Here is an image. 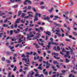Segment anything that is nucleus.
<instances>
[{"label": "nucleus", "mask_w": 77, "mask_h": 77, "mask_svg": "<svg viewBox=\"0 0 77 77\" xmlns=\"http://www.w3.org/2000/svg\"><path fill=\"white\" fill-rule=\"evenodd\" d=\"M46 35H48L49 36H51V32L49 31H47L46 33Z\"/></svg>", "instance_id": "0eeeda50"}, {"label": "nucleus", "mask_w": 77, "mask_h": 77, "mask_svg": "<svg viewBox=\"0 0 77 77\" xmlns=\"http://www.w3.org/2000/svg\"><path fill=\"white\" fill-rule=\"evenodd\" d=\"M55 34H56V35H58V36L60 37L61 36V34L59 33L56 32Z\"/></svg>", "instance_id": "bb28decb"}, {"label": "nucleus", "mask_w": 77, "mask_h": 77, "mask_svg": "<svg viewBox=\"0 0 77 77\" xmlns=\"http://www.w3.org/2000/svg\"><path fill=\"white\" fill-rule=\"evenodd\" d=\"M53 8H52L50 10H48V11L50 12V13H51L53 11Z\"/></svg>", "instance_id": "a211bd4d"}, {"label": "nucleus", "mask_w": 77, "mask_h": 77, "mask_svg": "<svg viewBox=\"0 0 77 77\" xmlns=\"http://www.w3.org/2000/svg\"><path fill=\"white\" fill-rule=\"evenodd\" d=\"M17 30H14V32L15 33H19V32H20V29H17Z\"/></svg>", "instance_id": "6e6552de"}, {"label": "nucleus", "mask_w": 77, "mask_h": 77, "mask_svg": "<svg viewBox=\"0 0 77 77\" xmlns=\"http://www.w3.org/2000/svg\"><path fill=\"white\" fill-rule=\"evenodd\" d=\"M43 20H49V19H50V17L48 16H47L45 18H42Z\"/></svg>", "instance_id": "9d476101"}, {"label": "nucleus", "mask_w": 77, "mask_h": 77, "mask_svg": "<svg viewBox=\"0 0 77 77\" xmlns=\"http://www.w3.org/2000/svg\"><path fill=\"white\" fill-rule=\"evenodd\" d=\"M54 64H56L57 65H58L59 63L56 61H54L53 62Z\"/></svg>", "instance_id": "dca6fc26"}, {"label": "nucleus", "mask_w": 77, "mask_h": 77, "mask_svg": "<svg viewBox=\"0 0 77 77\" xmlns=\"http://www.w3.org/2000/svg\"><path fill=\"white\" fill-rule=\"evenodd\" d=\"M21 23H25V21H23V20H21Z\"/></svg>", "instance_id": "a18cd8bd"}, {"label": "nucleus", "mask_w": 77, "mask_h": 77, "mask_svg": "<svg viewBox=\"0 0 77 77\" xmlns=\"http://www.w3.org/2000/svg\"><path fill=\"white\" fill-rule=\"evenodd\" d=\"M29 18V16H25L24 17V18L25 19H27V18Z\"/></svg>", "instance_id": "13d9d810"}, {"label": "nucleus", "mask_w": 77, "mask_h": 77, "mask_svg": "<svg viewBox=\"0 0 77 77\" xmlns=\"http://www.w3.org/2000/svg\"><path fill=\"white\" fill-rule=\"evenodd\" d=\"M44 2H41L40 4L41 5H44Z\"/></svg>", "instance_id": "69168bd1"}, {"label": "nucleus", "mask_w": 77, "mask_h": 77, "mask_svg": "<svg viewBox=\"0 0 77 77\" xmlns=\"http://www.w3.org/2000/svg\"><path fill=\"white\" fill-rule=\"evenodd\" d=\"M28 67H24V68L23 69L24 70H26V69H28Z\"/></svg>", "instance_id": "3c124183"}, {"label": "nucleus", "mask_w": 77, "mask_h": 77, "mask_svg": "<svg viewBox=\"0 0 77 77\" xmlns=\"http://www.w3.org/2000/svg\"><path fill=\"white\" fill-rule=\"evenodd\" d=\"M40 59H39L38 60V61L39 62H42V57H40Z\"/></svg>", "instance_id": "f8f14e48"}, {"label": "nucleus", "mask_w": 77, "mask_h": 77, "mask_svg": "<svg viewBox=\"0 0 77 77\" xmlns=\"http://www.w3.org/2000/svg\"><path fill=\"white\" fill-rule=\"evenodd\" d=\"M17 67L16 66H15L14 68L13 69V71H15L16 70H17Z\"/></svg>", "instance_id": "4c0bfd02"}, {"label": "nucleus", "mask_w": 77, "mask_h": 77, "mask_svg": "<svg viewBox=\"0 0 77 77\" xmlns=\"http://www.w3.org/2000/svg\"><path fill=\"white\" fill-rule=\"evenodd\" d=\"M21 11H20L19 12L17 16L18 17H20V15H21Z\"/></svg>", "instance_id": "412c9836"}, {"label": "nucleus", "mask_w": 77, "mask_h": 77, "mask_svg": "<svg viewBox=\"0 0 77 77\" xmlns=\"http://www.w3.org/2000/svg\"><path fill=\"white\" fill-rule=\"evenodd\" d=\"M22 60H23L24 61H25V63H26V62H30V60H29V58H28L27 59H26V58H23L22 59Z\"/></svg>", "instance_id": "f257e3e1"}, {"label": "nucleus", "mask_w": 77, "mask_h": 77, "mask_svg": "<svg viewBox=\"0 0 77 77\" xmlns=\"http://www.w3.org/2000/svg\"><path fill=\"white\" fill-rule=\"evenodd\" d=\"M54 24L55 25H56V26H58V27H61V25L60 24H58L55 23H54Z\"/></svg>", "instance_id": "ddd939ff"}, {"label": "nucleus", "mask_w": 77, "mask_h": 77, "mask_svg": "<svg viewBox=\"0 0 77 77\" xmlns=\"http://www.w3.org/2000/svg\"><path fill=\"white\" fill-rule=\"evenodd\" d=\"M61 50H62V53H63V52H64V53H65L66 52V50H65V49L64 48H61Z\"/></svg>", "instance_id": "9b49d317"}, {"label": "nucleus", "mask_w": 77, "mask_h": 77, "mask_svg": "<svg viewBox=\"0 0 77 77\" xmlns=\"http://www.w3.org/2000/svg\"><path fill=\"white\" fill-rule=\"evenodd\" d=\"M66 71H66L64 70H63L61 71V72L62 73H65Z\"/></svg>", "instance_id": "58836bf2"}, {"label": "nucleus", "mask_w": 77, "mask_h": 77, "mask_svg": "<svg viewBox=\"0 0 77 77\" xmlns=\"http://www.w3.org/2000/svg\"><path fill=\"white\" fill-rule=\"evenodd\" d=\"M26 0L23 3V4L24 5H27V3L26 2H27V1H26Z\"/></svg>", "instance_id": "4d7b16f0"}, {"label": "nucleus", "mask_w": 77, "mask_h": 77, "mask_svg": "<svg viewBox=\"0 0 77 77\" xmlns=\"http://www.w3.org/2000/svg\"><path fill=\"white\" fill-rule=\"evenodd\" d=\"M26 14H24L23 13H22L21 16L22 18H24L25 17V15Z\"/></svg>", "instance_id": "cd10ccee"}, {"label": "nucleus", "mask_w": 77, "mask_h": 77, "mask_svg": "<svg viewBox=\"0 0 77 77\" xmlns=\"http://www.w3.org/2000/svg\"><path fill=\"white\" fill-rule=\"evenodd\" d=\"M69 77H74V76L72 74H71L69 75Z\"/></svg>", "instance_id": "c03bdc74"}, {"label": "nucleus", "mask_w": 77, "mask_h": 77, "mask_svg": "<svg viewBox=\"0 0 77 77\" xmlns=\"http://www.w3.org/2000/svg\"><path fill=\"white\" fill-rule=\"evenodd\" d=\"M19 45H19V44H17V45H16L15 46V47L16 48H17V47H18V46Z\"/></svg>", "instance_id": "0e129e2a"}, {"label": "nucleus", "mask_w": 77, "mask_h": 77, "mask_svg": "<svg viewBox=\"0 0 77 77\" xmlns=\"http://www.w3.org/2000/svg\"><path fill=\"white\" fill-rule=\"evenodd\" d=\"M17 24L16 23H14V27L15 28H17Z\"/></svg>", "instance_id": "7c9ffc66"}, {"label": "nucleus", "mask_w": 77, "mask_h": 77, "mask_svg": "<svg viewBox=\"0 0 77 77\" xmlns=\"http://www.w3.org/2000/svg\"><path fill=\"white\" fill-rule=\"evenodd\" d=\"M32 10L35 12H36V9L35 8H32Z\"/></svg>", "instance_id": "603ef678"}, {"label": "nucleus", "mask_w": 77, "mask_h": 77, "mask_svg": "<svg viewBox=\"0 0 77 77\" xmlns=\"http://www.w3.org/2000/svg\"><path fill=\"white\" fill-rule=\"evenodd\" d=\"M19 71L20 72H21L23 71V69H20L19 70Z\"/></svg>", "instance_id": "e2e57ef3"}, {"label": "nucleus", "mask_w": 77, "mask_h": 77, "mask_svg": "<svg viewBox=\"0 0 77 77\" xmlns=\"http://www.w3.org/2000/svg\"><path fill=\"white\" fill-rule=\"evenodd\" d=\"M14 32V31L12 30H11L10 31V35H12L13 33V32Z\"/></svg>", "instance_id": "72a5a7b5"}, {"label": "nucleus", "mask_w": 77, "mask_h": 77, "mask_svg": "<svg viewBox=\"0 0 77 77\" xmlns=\"http://www.w3.org/2000/svg\"><path fill=\"white\" fill-rule=\"evenodd\" d=\"M55 32H57V33H59V32H60V30H55Z\"/></svg>", "instance_id": "37998d69"}, {"label": "nucleus", "mask_w": 77, "mask_h": 77, "mask_svg": "<svg viewBox=\"0 0 77 77\" xmlns=\"http://www.w3.org/2000/svg\"><path fill=\"white\" fill-rule=\"evenodd\" d=\"M70 6H72V5H73L74 4V2H72V1H71V0H70Z\"/></svg>", "instance_id": "aec40b11"}, {"label": "nucleus", "mask_w": 77, "mask_h": 77, "mask_svg": "<svg viewBox=\"0 0 77 77\" xmlns=\"http://www.w3.org/2000/svg\"><path fill=\"white\" fill-rule=\"evenodd\" d=\"M42 64L41 63L39 64L38 66V69H41V70H42V68H41V67H42L41 65H42Z\"/></svg>", "instance_id": "39448f33"}, {"label": "nucleus", "mask_w": 77, "mask_h": 77, "mask_svg": "<svg viewBox=\"0 0 77 77\" xmlns=\"http://www.w3.org/2000/svg\"><path fill=\"white\" fill-rule=\"evenodd\" d=\"M11 67L13 68H14V65H11Z\"/></svg>", "instance_id": "bf43d9fd"}, {"label": "nucleus", "mask_w": 77, "mask_h": 77, "mask_svg": "<svg viewBox=\"0 0 77 77\" xmlns=\"http://www.w3.org/2000/svg\"><path fill=\"white\" fill-rule=\"evenodd\" d=\"M27 37L26 38V39H28V40H32V38H31L30 37V35L29 34H27Z\"/></svg>", "instance_id": "423d86ee"}, {"label": "nucleus", "mask_w": 77, "mask_h": 77, "mask_svg": "<svg viewBox=\"0 0 77 77\" xmlns=\"http://www.w3.org/2000/svg\"><path fill=\"white\" fill-rule=\"evenodd\" d=\"M57 48L58 50V51H60V49L59 46H57Z\"/></svg>", "instance_id": "6e6d98bb"}, {"label": "nucleus", "mask_w": 77, "mask_h": 77, "mask_svg": "<svg viewBox=\"0 0 77 77\" xmlns=\"http://www.w3.org/2000/svg\"><path fill=\"white\" fill-rule=\"evenodd\" d=\"M54 57H55V59H57V60L60 59V57H56V56H54Z\"/></svg>", "instance_id": "a878e982"}, {"label": "nucleus", "mask_w": 77, "mask_h": 77, "mask_svg": "<svg viewBox=\"0 0 77 77\" xmlns=\"http://www.w3.org/2000/svg\"><path fill=\"white\" fill-rule=\"evenodd\" d=\"M40 30H42V31H43V28L42 27H39Z\"/></svg>", "instance_id": "49530a36"}, {"label": "nucleus", "mask_w": 77, "mask_h": 77, "mask_svg": "<svg viewBox=\"0 0 77 77\" xmlns=\"http://www.w3.org/2000/svg\"><path fill=\"white\" fill-rule=\"evenodd\" d=\"M14 1H15L16 2H18V3L21 2V0H13L12 2H14Z\"/></svg>", "instance_id": "4468645a"}, {"label": "nucleus", "mask_w": 77, "mask_h": 77, "mask_svg": "<svg viewBox=\"0 0 77 77\" xmlns=\"http://www.w3.org/2000/svg\"><path fill=\"white\" fill-rule=\"evenodd\" d=\"M6 46H7V47H8V46H9V43H6Z\"/></svg>", "instance_id": "338daca9"}, {"label": "nucleus", "mask_w": 77, "mask_h": 77, "mask_svg": "<svg viewBox=\"0 0 77 77\" xmlns=\"http://www.w3.org/2000/svg\"><path fill=\"white\" fill-rule=\"evenodd\" d=\"M35 48H39V46H38V44H35Z\"/></svg>", "instance_id": "c756f323"}, {"label": "nucleus", "mask_w": 77, "mask_h": 77, "mask_svg": "<svg viewBox=\"0 0 77 77\" xmlns=\"http://www.w3.org/2000/svg\"><path fill=\"white\" fill-rule=\"evenodd\" d=\"M38 44L40 45H44V43H39V42H38Z\"/></svg>", "instance_id": "052dcab7"}, {"label": "nucleus", "mask_w": 77, "mask_h": 77, "mask_svg": "<svg viewBox=\"0 0 77 77\" xmlns=\"http://www.w3.org/2000/svg\"><path fill=\"white\" fill-rule=\"evenodd\" d=\"M73 33V35H75V36H77V33H76V32H74Z\"/></svg>", "instance_id": "ea45409f"}, {"label": "nucleus", "mask_w": 77, "mask_h": 77, "mask_svg": "<svg viewBox=\"0 0 77 77\" xmlns=\"http://www.w3.org/2000/svg\"><path fill=\"white\" fill-rule=\"evenodd\" d=\"M33 23V22L32 21H30V24H29V27H33V26H34V24H32Z\"/></svg>", "instance_id": "1a4fd4ad"}, {"label": "nucleus", "mask_w": 77, "mask_h": 77, "mask_svg": "<svg viewBox=\"0 0 77 77\" xmlns=\"http://www.w3.org/2000/svg\"><path fill=\"white\" fill-rule=\"evenodd\" d=\"M11 29H14V25L12 24V25H11Z\"/></svg>", "instance_id": "09e8293b"}, {"label": "nucleus", "mask_w": 77, "mask_h": 77, "mask_svg": "<svg viewBox=\"0 0 77 77\" xmlns=\"http://www.w3.org/2000/svg\"><path fill=\"white\" fill-rule=\"evenodd\" d=\"M47 47L46 48V50H49V48H50V45H48Z\"/></svg>", "instance_id": "2eb2a0df"}, {"label": "nucleus", "mask_w": 77, "mask_h": 77, "mask_svg": "<svg viewBox=\"0 0 77 77\" xmlns=\"http://www.w3.org/2000/svg\"><path fill=\"white\" fill-rule=\"evenodd\" d=\"M38 15V13H36V15H35V18L34 19V21L35 22V21H38V17L37 16Z\"/></svg>", "instance_id": "f03ea898"}, {"label": "nucleus", "mask_w": 77, "mask_h": 77, "mask_svg": "<svg viewBox=\"0 0 77 77\" xmlns=\"http://www.w3.org/2000/svg\"><path fill=\"white\" fill-rule=\"evenodd\" d=\"M20 23V21H18L17 20L15 21V23H16L17 24V23Z\"/></svg>", "instance_id": "774afa93"}, {"label": "nucleus", "mask_w": 77, "mask_h": 77, "mask_svg": "<svg viewBox=\"0 0 77 77\" xmlns=\"http://www.w3.org/2000/svg\"><path fill=\"white\" fill-rule=\"evenodd\" d=\"M47 65L48 66H50V64L48 63V61L46 62V66H47Z\"/></svg>", "instance_id": "2f4dec72"}, {"label": "nucleus", "mask_w": 77, "mask_h": 77, "mask_svg": "<svg viewBox=\"0 0 77 77\" xmlns=\"http://www.w3.org/2000/svg\"><path fill=\"white\" fill-rule=\"evenodd\" d=\"M54 49L55 50V51H57V50L56 49V46H54Z\"/></svg>", "instance_id": "5fc2aeb1"}, {"label": "nucleus", "mask_w": 77, "mask_h": 77, "mask_svg": "<svg viewBox=\"0 0 77 77\" xmlns=\"http://www.w3.org/2000/svg\"><path fill=\"white\" fill-rule=\"evenodd\" d=\"M28 9H31V6H29L28 7Z\"/></svg>", "instance_id": "680f3d73"}, {"label": "nucleus", "mask_w": 77, "mask_h": 77, "mask_svg": "<svg viewBox=\"0 0 77 77\" xmlns=\"http://www.w3.org/2000/svg\"><path fill=\"white\" fill-rule=\"evenodd\" d=\"M9 48H10V49H11V50H12V49H14V46L11 47V46L10 45L9 46Z\"/></svg>", "instance_id": "b1692460"}, {"label": "nucleus", "mask_w": 77, "mask_h": 77, "mask_svg": "<svg viewBox=\"0 0 77 77\" xmlns=\"http://www.w3.org/2000/svg\"><path fill=\"white\" fill-rule=\"evenodd\" d=\"M34 71H35L37 73V74H38V73H39V72L38 71V70H37L36 69H34Z\"/></svg>", "instance_id": "5701e85b"}, {"label": "nucleus", "mask_w": 77, "mask_h": 77, "mask_svg": "<svg viewBox=\"0 0 77 77\" xmlns=\"http://www.w3.org/2000/svg\"><path fill=\"white\" fill-rule=\"evenodd\" d=\"M52 69H53L54 71H57V69H54V68H55V67H54V66H52Z\"/></svg>", "instance_id": "4be33fe9"}, {"label": "nucleus", "mask_w": 77, "mask_h": 77, "mask_svg": "<svg viewBox=\"0 0 77 77\" xmlns=\"http://www.w3.org/2000/svg\"><path fill=\"white\" fill-rule=\"evenodd\" d=\"M32 53H33V52L32 51H31V53H30L28 52H27L26 53V54H29V55H32Z\"/></svg>", "instance_id": "f3484780"}, {"label": "nucleus", "mask_w": 77, "mask_h": 77, "mask_svg": "<svg viewBox=\"0 0 77 77\" xmlns=\"http://www.w3.org/2000/svg\"><path fill=\"white\" fill-rule=\"evenodd\" d=\"M66 62V63H68V62H69V61H70V60H68L67 59H65Z\"/></svg>", "instance_id": "473e14b6"}, {"label": "nucleus", "mask_w": 77, "mask_h": 77, "mask_svg": "<svg viewBox=\"0 0 77 77\" xmlns=\"http://www.w3.org/2000/svg\"><path fill=\"white\" fill-rule=\"evenodd\" d=\"M6 54H7V55H9L10 54H13V53H12L11 52H6Z\"/></svg>", "instance_id": "6ab92c4d"}, {"label": "nucleus", "mask_w": 77, "mask_h": 77, "mask_svg": "<svg viewBox=\"0 0 77 77\" xmlns=\"http://www.w3.org/2000/svg\"><path fill=\"white\" fill-rule=\"evenodd\" d=\"M6 62H7V63H11V61L10 60H6Z\"/></svg>", "instance_id": "393cba45"}, {"label": "nucleus", "mask_w": 77, "mask_h": 77, "mask_svg": "<svg viewBox=\"0 0 77 77\" xmlns=\"http://www.w3.org/2000/svg\"><path fill=\"white\" fill-rule=\"evenodd\" d=\"M18 5H14L13 6V8H17L18 7Z\"/></svg>", "instance_id": "f704fd0d"}, {"label": "nucleus", "mask_w": 77, "mask_h": 77, "mask_svg": "<svg viewBox=\"0 0 77 77\" xmlns=\"http://www.w3.org/2000/svg\"><path fill=\"white\" fill-rule=\"evenodd\" d=\"M3 27H8V25H6L5 24H4L3 25Z\"/></svg>", "instance_id": "79ce46f5"}, {"label": "nucleus", "mask_w": 77, "mask_h": 77, "mask_svg": "<svg viewBox=\"0 0 77 77\" xmlns=\"http://www.w3.org/2000/svg\"><path fill=\"white\" fill-rule=\"evenodd\" d=\"M26 49L27 50H30V48L28 46H26Z\"/></svg>", "instance_id": "c9c22d12"}, {"label": "nucleus", "mask_w": 77, "mask_h": 77, "mask_svg": "<svg viewBox=\"0 0 77 77\" xmlns=\"http://www.w3.org/2000/svg\"><path fill=\"white\" fill-rule=\"evenodd\" d=\"M19 41L18 42V43H20V42H22V41H23V40H21V38H19Z\"/></svg>", "instance_id": "e433bc0d"}, {"label": "nucleus", "mask_w": 77, "mask_h": 77, "mask_svg": "<svg viewBox=\"0 0 77 77\" xmlns=\"http://www.w3.org/2000/svg\"><path fill=\"white\" fill-rule=\"evenodd\" d=\"M43 74H45V75H47L48 74V72H43Z\"/></svg>", "instance_id": "864d4df0"}, {"label": "nucleus", "mask_w": 77, "mask_h": 77, "mask_svg": "<svg viewBox=\"0 0 77 77\" xmlns=\"http://www.w3.org/2000/svg\"><path fill=\"white\" fill-rule=\"evenodd\" d=\"M5 58L4 57H2V60L3 61H5Z\"/></svg>", "instance_id": "8fccbe9b"}, {"label": "nucleus", "mask_w": 77, "mask_h": 77, "mask_svg": "<svg viewBox=\"0 0 77 77\" xmlns=\"http://www.w3.org/2000/svg\"><path fill=\"white\" fill-rule=\"evenodd\" d=\"M26 2H27V3H29V4H31L32 3V2L30 1H29L28 0H26Z\"/></svg>", "instance_id": "c85d7f7f"}, {"label": "nucleus", "mask_w": 77, "mask_h": 77, "mask_svg": "<svg viewBox=\"0 0 77 77\" xmlns=\"http://www.w3.org/2000/svg\"><path fill=\"white\" fill-rule=\"evenodd\" d=\"M5 13H1L0 14V16H2L3 15H5Z\"/></svg>", "instance_id": "a19ab883"}, {"label": "nucleus", "mask_w": 77, "mask_h": 77, "mask_svg": "<svg viewBox=\"0 0 77 77\" xmlns=\"http://www.w3.org/2000/svg\"><path fill=\"white\" fill-rule=\"evenodd\" d=\"M66 54L64 55V57L65 58H66L67 57H68L69 56V51H66Z\"/></svg>", "instance_id": "7ed1b4c3"}, {"label": "nucleus", "mask_w": 77, "mask_h": 77, "mask_svg": "<svg viewBox=\"0 0 77 77\" xmlns=\"http://www.w3.org/2000/svg\"><path fill=\"white\" fill-rule=\"evenodd\" d=\"M33 14V13L32 12L29 11L28 12H27V14H29V17H33V15L30 14Z\"/></svg>", "instance_id": "20e7f679"}, {"label": "nucleus", "mask_w": 77, "mask_h": 77, "mask_svg": "<svg viewBox=\"0 0 77 77\" xmlns=\"http://www.w3.org/2000/svg\"><path fill=\"white\" fill-rule=\"evenodd\" d=\"M21 57H26V56L24 54H23L22 55H21Z\"/></svg>", "instance_id": "de8ad7c7"}]
</instances>
